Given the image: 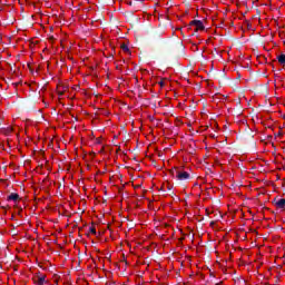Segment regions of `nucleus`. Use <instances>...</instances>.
I'll return each mask as SVG.
<instances>
[{
    "mask_svg": "<svg viewBox=\"0 0 285 285\" xmlns=\"http://www.w3.org/2000/svg\"><path fill=\"white\" fill-rule=\"evenodd\" d=\"M7 202H19V194H10L8 197H7Z\"/></svg>",
    "mask_w": 285,
    "mask_h": 285,
    "instance_id": "nucleus-4",
    "label": "nucleus"
},
{
    "mask_svg": "<svg viewBox=\"0 0 285 285\" xmlns=\"http://www.w3.org/2000/svg\"><path fill=\"white\" fill-rule=\"evenodd\" d=\"M179 179V181H186V179H190V174H188V171H177V178Z\"/></svg>",
    "mask_w": 285,
    "mask_h": 285,
    "instance_id": "nucleus-1",
    "label": "nucleus"
},
{
    "mask_svg": "<svg viewBox=\"0 0 285 285\" xmlns=\"http://www.w3.org/2000/svg\"><path fill=\"white\" fill-rule=\"evenodd\" d=\"M18 85H19V82H16V83H14V86H18Z\"/></svg>",
    "mask_w": 285,
    "mask_h": 285,
    "instance_id": "nucleus-15",
    "label": "nucleus"
},
{
    "mask_svg": "<svg viewBox=\"0 0 285 285\" xmlns=\"http://www.w3.org/2000/svg\"><path fill=\"white\" fill-rule=\"evenodd\" d=\"M277 61H278L282 66H284V65H285V55L282 53V55L277 56Z\"/></svg>",
    "mask_w": 285,
    "mask_h": 285,
    "instance_id": "nucleus-5",
    "label": "nucleus"
},
{
    "mask_svg": "<svg viewBox=\"0 0 285 285\" xmlns=\"http://www.w3.org/2000/svg\"><path fill=\"white\" fill-rule=\"evenodd\" d=\"M8 132H12V127H9V128H8Z\"/></svg>",
    "mask_w": 285,
    "mask_h": 285,
    "instance_id": "nucleus-12",
    "label": "nucleus"
},
{
    "mask_svg": "<svg viewBox=\"0 0 285 285\" xmlns=\"http://www.w3.org/2000/svg\"><path fill=\"white\" fill-rule=\"evenodd\" d=\"M170 175L173 176V177H176V179H177V173H179V169H177V167H175L174 169H170Z\"/></svg>",
    "mask_w": 285,
    "mask_h": 285,
    "instance_id": "nucleus-7",
    "label": "nucleus"
},
{
    "mask_svg": "<svg viewBox=\"0 0 285 285\" xmlns=\"http://www.w3.org/2000/svg\"><path fill=\"white\" fill-rule=\"evenodd\" d=\"M275 203V206L276 207H278V208H281L282 210H284V208H285V199L284 198H281V199H275L274 200Z\"/></svg>",
    "mask_w": 285,
    "mask_h": 285,
    "instance_id": "nucleus-2",
    "label": "nucleus"
},
{
    "mask_svg": "<svg viewBox=\"0 0 285 285\" xmlns=\"http://www.w3.org/2000/svg\"><path fill=\"white\" fill-rule=\"evenodd\" d=\"M129 6H135V2L134 1H128L127 2Z\"/></svg>",
    "mask_w": 285,
    "mask_h": 285,
    "instance_id": "nucleus-11",
    "label": "nucleus"
},
{
    "mask_svg": "<svg viewBox=\"0 0 285 285\" xmlns=\"http://www.w3.org/2000/svg\"><path fill=\"white\" fill-rule=\"evenodd\" d=\"M168 190H170V187H168Z\"/></svg>",
    "mask_w": 285,
    "mask_h": 285,
    "instance_id": "nucleus-17",
    "label": "nucleus"
},
{
    "mask_svg": "<svg viewBox=\"0 0 285 285\" xmlns=\"http://www.w3.org/2000/svg\"><path fill=\"white\" fill-rule=\"evenodd\" d=\"M46 284V275H42L38 278V285H43Z\"/></svg>",
    "mask_w": 285,
    "mask_h": 285,
    "instance_id": "nucleus-6",
    "label": "nucleus"
},
{
    "mask_svg": "<svg viewBox=\"0 0 285 285\" xmlns=\"http://www.w3.org/2000/svg\"><path fill=\"white\" fill-rule=\"evenodd\" d=\"M199 20H193L189 26H195L196 23H198Z\"/></svg>",
    "mask_w": 285,
    "mask_h": 285,
    "instance_id": "nucleus-10",
    "label": "nucleus"
},
{
    "mask_svg": "<svg viewBox=\"0 0 285 285\" xmlns=\"http://www.w3.org/2000/svg\"><path fill=\"white\" fill-rule=\"evenodd\" d=\"M199 30H206V27L202 20H198V22L195 24V32H199Z\"/></svg>",
    "mask_w": 285,
    "mask_h": 285,
    "instance_id": "nucleus-3",
    "label": "nucleus"
},
{
    "mask_svg": "<svg viewBox=\"0 0 285 285\" xmlns=\"http://www.w3.org/2000/svg\"><path fill=\"white\" fill-rule=\"evenodd\" d=\"M160 86H164V82H160Z\"/></svg>",
    "mask_w": 285,
    "mask_h": 285,
    "instance_id": "nucleus-16",
    "label": "nucleus"
},
{
    "mask_svg": "<svg viewBox=\"0 0 285 285\" xmlns=\"http://www.w3.org/2000/svg\"><path fill=\"white\" fill-rule=\"evenodd\" d=\"M121 50L124 52H130V48H128V45H121Z\"/></svg>",
    "mask_w": 285,
    "mask_h": 285,
    "instance_id": "nucleus-8",
    "label": "nucleus"
},
{
    "mask_svg": "<svg viewBox=\"0 0 285 285\" xmlns=\"http://www.w3.org/2000/svg\"><path fill=\"white\" fill-rule=\"evenodd\" d=\"M213 224H215V222H212V223H210V226H213Z\"/></svg>",
    "mask_w": 285,
    "mask_h": 285,
    "instance_id": "nucleus-14",
    "label": "nucleus"
},
{
    "mask_svg": "<svg viewBox=\"0 0 285 285\" xmlns=\"http://www.w3.org/2000/svg\"><path fill=\"white\" fill-rule=\"evenodd\" d=\"M89 233H91L92 235H97V229L91 226V227L89 228Z\"/></svg>",
    "mask_w": 285,
    "mask_h": 285,
    "instance_id": "nucleus-9",
    "label": "nucleus"
},
{
    "mask_svg": "<svg viewBox=\"0 0 285 285\" xmlns=\"http://www.w3.org/2000/svg\"><path fill=\"white\" fill-rule=\"evenodd\" d=\"M246 23H247V28H250V22L246 21Z\"/></svg>",
    "mask_w": 285,
    "mask_h": 285,
    "instance_id": "nucleus-13",
    "label": "nucleus"
}]
</instances>
